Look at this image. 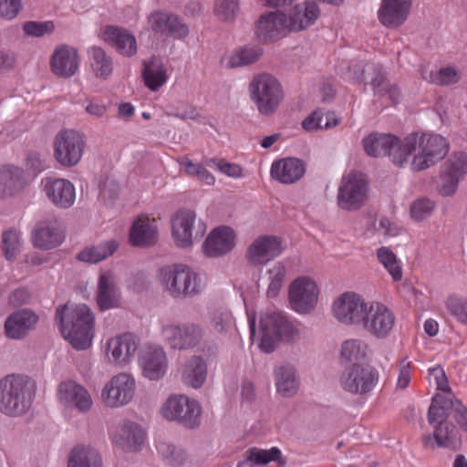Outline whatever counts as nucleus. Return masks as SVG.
<instances>
[{
	"label": "nucleus",
	"mask_w": 467,
	"mask_h": 467,
	"mask_svg": "<svg viewBox=\"0 0 467 467\" xmlns=\"http://www.w3.org/2000/svg\"><path fill=\"white\" fill-rule=\"evenodd\" d=\"M360 80L365 86H371L374 95L389 101L390 105H396L399 102L400 89L396 85L389 83L380 65L367 63L362 68Z\"/></svg>",
	"instance_id": "dca6fc26"
},
{
	"label": "nucleus",
	"mask_w": 467,
	"mask_h": 467,
	"mask_svg": "<svg viewBox=\"0 0 467 467\" xmlns=\"http://www.w3.org/2000/svg\"><path fill=\"white\" fill-rule=\"evenodd\" d=\"M317 285L309 277H299L290 285V304L297 313H310L317 302Z\"/></svg>",
	"instance_id": "a211bd4d"
},
{
	"label": "nucleus",
	"mask_w": 467,
	"mask_h": 467,
	"mask_svg": "<svg viewBox=\"0 0 467 467\" xmlns=\"http://www.w3.org/2000/svg\"><path fill=\"white\" fill-rule=\"evenodd\" d=\"M250 98L257 110L265 116L273 114L284 99L280 82L272 75H255L249 84Z\"/></svg>",
	"instance_id": "0eeeda50"
},
{
	"label": "nucleus",
	"mask_w": 467,
	"mask_h": 467,
	"mask_svg": "<svg viewBox=\"0 0 467 467\" xmlns=\"http://www.w3.org/2000/svg\"><path fill=\"white\" fill-rule=\"evenodd\" d=\"M434 431L431 435H425L422 441L425 447L434 450L435 448H446L451 451H457L462 445V435L456 426L451 422H443L441 425H434Z\"/></svg>",
	"instance_id": "4be33fe9"
},
{
	"label": "nucleus",
	"mask_w": 467,
	"mask_h": 467,
	"mask_svg": "<svg viewBox=\"0 0 467 467\" xmlns=\"http://www.w3.org/2000/svg\"><path fill=\"white\" fill-rule=\"evenodd\" d=\"M276 389L285 397H292L296 393L298 382L295 368L291 366H282L275 372Z\"/></svg>",
	"instance_id": "a19ab883"
},
{
	"label": "nucleus",
	"mask_w": 467,
	"mask_h": 467,
	"mask_svg": "<svg viewBox=\"0 0 467 467\" xmlns=\"http://www.w3.org/2000/svg\"><path fill=\"white\" fill-rule=\"evenodd\" d=\"M366 153L371 157H389L398 167L407 163L406 138L401 142L399 137L390 133L373 132L364 138Z\"/></svg>",
	"instance_id": "1a4fd4ad"
},
{
	"label": "nucleus",
	"mask_w": 467,
	"mask_h": 467,
	"mask_svg": "<svg viewBox=\"0 0 467 467\" xmlns=\"http://www.w3.org/2000/svg\"><path fill=\"white\" fill-rule=\"evenodd\" d=\"M234 246V232L229 226L213 229L206 237L202 248L209 257H219L226 254Z\"/></svg>",
	"instance_id": "b1692460"
},
{
	"label": "nucleus",
	"mask_w": 467,
	"mask_h": 467,
	"mask_svg": "<svg viewBox=\"0 0 467 467\" xmlns=\"http://www.w3.org/2000/svg\"><path fill=\"white\" fill-rule=\"evenodd\" d=\"M85 146L82 133L74 130H61L54 140L55 159L64 167H73L80 161Z\"/></svg>",
	"instance_id": "9b49d317"
},
{
	"label": "nucleus",
	"mask_w": 467,
	"mask_h": 467,
	"mask_svg": "<svg viewBox=\"0 0 467 467\" xmlns=\"http://www.w3.org/2000/svg\"><path fill=\"white\" fill-rule=\"evenodd\" d=\"M377 256L379 261L384 265L392 276L394 281H400L402 278V270L397 260L396 254L388 247L382 246L378 250Z\"/></svg>",
	"instance_id": "8fccbe9b"
},
{
	"label": "nucleus",
	"mask_w": 467,
	"mask_h": 467,
	"mask_svg": "<svg viewBox=\"0 0 467 467\" xmlns=\"http://www.w3.org/2000/svg\"><path fill=\"white\" fill-rule=\"evenodd\" d=\"M26 184V174L16 166L0 168V198L14 196L20 192Z\"/></svg>",
	"instance_id": "7c9ffc66"
},
{
	"label": "nucleus",
	"mask_w": 467,
	"mask_h": 467,
	"mask_svg": "<svg viewBox=\"0 0 467 467\" xmlns=\"http://www.w3.org/2000/svg\"><path fill=\"white\" fill-rule=\"evenodd\" d=\"M460 180L467 174V153L459 151L451 155L444 164V171Z\"/></svg>",
	"instance_id": "864d4df0"
},
{
	"label": "nucleus",
	"mask_w": 467,
	"mask_h": 467,
	"mask_svg": "<svg viewBox=\"0 0 467 467\" xmlns=\"http://www.w3.org/2000/svg\"><path fill=\"white\" fill-rule=\"evenodd\" d=\"M159 278L165 291L174 299L193 297L202 292L198 275L182 265L161 268Z\"/></svg>",
	"instance_id": "39448f33"
},
{
	"label": "nucleus",
	"mask_w": 467,
	"mask_h": 467,
	"mask_svg": "<svg viewBox=\"0 0 467 467\" xmlns=\"http://www.w3.org/2000/svg\"><path fill=\"white\" fill-rule=\"evenodd\" d=\"M412 0H381L379 22L387 27H399L407 20Z\"/></svg>",
	"instance_id": "393cba45"
},
{
	"label": "nucleus",
	"mask_w": 467,
	"mask_h": 467,
	"mask_svg": "<svg viewBox=\"0 0 467 467\" xmlns=\"http://www.w3.org/2000/svg\"><path fill=\"white\" fill-rule=\"evenodd\" d=\"M246 458L247 461H251L252 463L257 465L267 464L272 461L277 462L281 466L285 463V461L282 458L281 451L276 447H273L270 450H262L255 447L250 448L246 451Z\"/></svg>",
	"instance_id": "a18cd8bd"
},
{
	"label": "nucleus",
	"mask_w": 467,
	"mask_h": 467,
	"mask_svg": "<svg viewBox=\"0 0 467 467\" xmlns=\"http://www.w3.org/2000/svg\"><path fill=\"white\" fill-rule=\"evenodd\" d=\"M23 243L21 234L16 230H8L2 234V249L8 261H14L21 253Z\"/></svg>",
	"instance_id": "09e8293b"
},
{
	"label": "nucleus",
	"mask_w": 467,
	"mask_h": 467,
	"mask_svg": "<svg viewBox=\"0 0 467 467\" xmlns=\"http://www.w3.org/2000/svg\"><path fill=\"white\" fill-rule=\"evenodd\" d=\"M140 362L143 375L151 380L159 379L165 374L167 358L161 348H148L142 353Z\"/></svg>",
	"instance_id": "2f4dec72"
},
{
	"label": "nucleus",
	"mask_w": 467,
	"mask_h": 467,
	"mask_svg": "<svg viewBox=\"0 0 467 467\" xmlns=\"http://www.w3.org/2000/svg\"><path fill=\"white\" fill-rule=\"evenodd\" d=\"M332 312L338 322L361 327L378 339L388 337L395 324V316L386 306L367 303L351 292L342 294L333 303Z\"/></svg>",
	"instance_id": "f257e3e1"
},
{
	"label": "nucleus",
	"mask_w": 467,
	"mask_h": 467,
	"mask_svg": "<svg viewBox=\"0 0 467 467\" xmlns=\"http://www.w3.org/2000/svg\"><path fill=\"white\" fill-rule=\"evenodd\" d=\"M460 80L458 71L451 67H442L437 71H431L429 81L440 86L456 84Z\"/></svg>",
	"instance_id": "5fc2aeb1"
},
{
	"label": "nucleus",
	"mask_w": 467,
	"mask_h": 467,
	"mask_svg": "<svg viewBox=\"0 0 467 467\" xmlns=\"http://www.w3.org/2000/svg\"><path fill=\"white\" fill-rule=\"evenodd\" d=\"M239 11L238 0H222L215 7L216 15L224 21L233 20Z\"/></svg>",
	"instance_id": "052dcab7"
},
{
	"label": "nucleus",
	"mask_w": 467,
	"mask_h": 467,
	"mask_svg": "<svg viewBox=\"0 0 467 467\" xmlns=\"http://www.w3.org/2000/svg\"><path fill=\"white\" fill-rule=\"evenodd\" d=\"M430 375L433 377L437 384V389L443 392H450L451 388L448 385V379L442 368L437 366L429 369Z\"/></svg>",
	"instance_id": "774afa93"
},
{
	"label": "nucleus",
	"mask_w": 467,
	"mask_h": 467,
	"mask_svg": "<svg viewBox=\"0 0 467 467\" xmlns=\"http://www.w3.org/2000/svg\"><path fill=\"white\" fill-rule=\"evenodd\" d=\"M260 348L273 352L280 341L292 342L299 338V330L281 312L265 313L260 317Z\"/></svg>",
	"instance_id": "423d86ee"
},
{
	"label": "nucleus",
	"mask_w": 467,
	"mask_h": 467,
	"mask_svg": "<svg viewBox=\"0 0 467 467\" xmlns=\"http://www.w3.org/2000/svg\"><path fill=\"white\" fill-rule=\"evenodd\" d=\"M138 348L136 337L131 333H125L108 342L107 353H111L115 362L122 364L128 363L134 356Z\"/></svg>",
	"instance_id": "473e14b6"
},
{
	"label": "nucleus",
	"mask_w": 467,
	"mask_h": 467,
	"mask_svg": "<svg viewBox=\"0 0 467 467\" xmlns=\"http://www.w3.org/2000/svg\"><path fill=\"white\" fill-rule=\"evenodd\" d=\"M450 400L442 395L436 394L428 410V422L434 428V425H441L443 422H450L449 410Z\"/></svg>",
	"instance_id": "c03bdc74"
},
{
	"label": "nucleus",
	"mask_w": 467,
	"mask_h": 467,
	"mask_svg": "<svg viewBox=\"0 0 467 467\" xmlns=\"http://www.w3.org/2000/svg\"><path fill=\"white\" fill-rule=\"evenodd\" d=\"M206 225L199 220L192 210H180L171 217V233L177 246L186 248L192 246L193 240L202 238Z\"/></svg>",
	"instance_id": "ddd939ff"
},
{
	"label": "nucleus",
	"mask_w": 467,
	"mask_h": 467,
	"mask_svg": "<svg viewBox=\"0 0 467 467\" xmlns=\"http://www.w3.org/2000/svg\"><path fill=\"white\" fill-rule=\"evenodd\" d=\"M119 292L111 276L103 274L99 276L97 291V303L101 310L115 308L119 306Z\"/></svg>",
	"instance_id": "e433bc0d"
},
{
	"label": "nucleus",
	"mask_w": 467,
	"mask_h": 467,
	"mask_svg": "<svg viewBox=\"0 0 467 467\" xmlns=\"http://www.w3.org/2000/svg\"><path fill=\"white\" fill-rule=\"evenodd\" d=\"M57 397L66 406L76 408L81 412L88 411L92 406V400L88 390L72 380L59 384Z\"/></svg>",
	"instance_id": "a878e982"
},
{
	"label": "nucleus",
	"mask_w": 467,
	"mask_h": 467,
	"mask_svg": "<svg viewBox=\"0 0 467 467\" xmlns=\"http://www.w3.org/2000/svg\"><path fill=\"white\" fill-rule=\"evenodd\" d=\"M29 331V311L26 308L15 311L5 322V334L8 338L20 340Z\"/></svg>",
	"instance_id": "4c0bfd02"
},
{
	"label": "nucleus",
	"mask_w": 467,
	"mask_h": 467,
	"mask_svg": "<svg viewBox=\"0 0 467 467\" xmlns=\"http://www.w3.org/2000/svg\"><path fill=\"white\" fill-rule=\"evenodd\" d=\"M446 306L450 313L460 322L467 324V298L450 296Z\"/></svg>",
	"instance_id": "bf43d9fd"
},
{
	"label": "nucleus",
	"mask_w": 467,
	"mask_h": 467,
	"mask_svg": "<svg viewBox=\"0 0 467 467\" xmlns=\"http://www.w3.org/2000/svg\"><path fill=\"white\" fill-rule=\"evenodd\" d=\"M142 78L145 86L151 91L158 90L168 79L167 70L159 57L152 56L148 60H143Z\"/></svg>",
	"instance_id": "72a5a7b5"
},
{
	"label": "nucleus",
	"mask_w": 467,
	"mask_h": 467,
	"mask_svg": "<svg viewBox=\"0 0 467 467\" xmlns=\"http://www.w3.org/2000/svg\"><path fill=\"white\" fill-rule=\"evenodd\" d=\"M341 358L348 362L358 363L366 358V346L357 339L347 340L341 347Z\"/></svg>",
	"instance_id": "603ef678"
},
{
	"label": "nucleus",
	"mask_w": 467,
	"mask_h": 467,
	"mask_svg": "<svg viewBox=\"0 0 467 467\" xmlns=\"http://www.w3.org/2000/svg\"><path fill=\"white\" fill-rule=\"evenodd\" d=\"M29 376L11 373L0 379V413L19 417L26 410Z\"/></svg>",
	"instance_id": "20e7f679"
},
{
	"label": "nucleus",
	"mask_w": 467,
	"mask_h": 467,
	"mask_svg": "<svg viewBox=\"0 0 467 467\" xmlns=\"http://www.w3.org/2000/svg\"><path fill=\"white\" fill-rule=\"evenodd\" d=\"M368 180L366 175L353 171L343 177L337 193V204L346 211L360 209L368 195Z\"/></svg>",
	"instance_id": "4468645a"
},
{
	"label": "nucleus",
	"mask_w": 467,
	"mask_h": 467,
	"mask_svg": "<svg viewBox=\"0 0 467 467\" xmlns=\"http://www.w3.org/2000/svg\"><path fill=\"white\" fill-rule=\"evenodd\" d=\"M157 450L162 461L171 467H181L188 459L187 451L182 446L168 441H161Z\"/></svg>",
	"instance_id": "79ce46f5"
},
{
	"label": "nucleus",
	"mask_w": 467,
	"mask_h": 467,
	"mask_svg": "<svg viewBox=\"0 0 467 467\" xmlns=\"http://www.w3.org/2000/svg\"><path fill=\"white\" fill-rule=\"evenodd\" d=\"M283 241L275 235H261L248 247L246 258L255 265L274 259L284 251Z\"/></svg>",
	"instance_id": "aec40b11"
},
{
	"label": "nucleus",
	"mask_w": 467,
	"mask_h": 467,
	"mask_svg": "<svg viewBox=\"0 0 467 467\" xmlns=\"http://www.w3.org/2000/svg\"><path fill=\"white\" fill-rule=\"evenodd\" d=\"M144 436L145 433L139 424L125 421L115 437V442L124 451H138L141 449Z\"/></svg>",
	"instance_id": "f704fd0d"
},
{
	"label": "nucleus",
	"mask_w": 467,
	"mask_h": 467,
	"mask_svg": "<svg viewBox=\"0 0 467 467\" xmlns=\"http://www.w3.org/2000/svg\"><path fill=\"white\" fill-rule=\"evenodd\" d=\"M288 30L287 16L281 10L266 12L260 16L255 28L257 38L264 43L282 38Z\"/></svg>",
	"instance_id": "6ab92c4d"
},
{
	"label": "nucleus",
	"mask_w": 467,
	"mask_h": 467,
	"mask_svg": "<svg viewBox=\"0 0 467 467\" xmlns=\"http://www.w3.org/2000/svg\"><path fill=\"white\" fill-rule=\"evenodd\" d=\"M267 279L269 281L267 296L269 297H275L281 290L285 277V267L281 262L275 263L266 272Z\"/></svg>",
	"instance_id": "3c124183"
},
{
	"label": "nucleus",
	"mask_w": 467,
	"mask_h": 467,
	"mask_svg": "<svg viewBox=\"0 0 467 467\" xmlns=\"http://www.w3.org/2000/svg\"><path fill=\"white\" fill-rule=\"evenodd\" d=\"M232 324V315L230 312L216 311L213 315L211 325L217 333H224Z\"/></svg>",
	"instance_id": "e2e57ef3"
},
{
	"label": "nucleus",
	"mask_w": 467,
	"mask_h": 467,
	"mask_svg": "<svg viewBox=\"0 0 467 467\" xmlns=\"http://www.w3.org/2000/svg\"><path fill=\"white\" fill-rule=\"evenodd\" d=\"M450 410H451L453 418L458 425L467 431V407H465L462 400L458 399L450 400Z\"/></svg>",
	"instance_id": "680f3d73"
},
{
	"label": "nucleus",
	"mask_w": 467,
	"mask_h": 467,
	"mask_svg": "<svg viewBox=\"0 0 467 467\" xmlns=\"http://www.w3.org/2000/svg\"><path fill=\"white\" fill-rule=\"evenodd\" d=\"M306 172L303 161L297 158H285L273 163L271 175L285 184H291L300 180Z\"/></svg>",
	"instance_id": "c756f323"
},
{
	"label": "nucleus",
	"mask_w": 467,
	"mask_h": 467,
	"mask_svg": "<svg viewBox=\"0 0 467 467\" xmlns=\"http://www.w3.org/2000/svg\"><path fill=\"white\" fill-rule=\"evenodd\" d=\"M161 414L168 420H174L187 429H194L201 423L202 409L196 400L185 395H174L164 402Z\"/></svg>",
	"instance_id": "9d476101"
},
{
	"label": "nucleus",
	"mask_w": 467,
	"mask_h": 467,
	"mask_svg": "<svg viewBox=\"0 0 467 467\" xmlns=\"http://www.w3.org/2000/svg\"><path fill=\"white\" fill-rule=\"evenodd\" d=\"M134 392V379L130 374L119 373L105 385L101 396L107 406L116 408L129 403Z\"/></svg>",
	"instance_id": "f3484780"
},
{
	"label": "nucleus",
	"mask_w": 467,
	"mask_h": 467,
	"mask_svg": "<svg viewBox=\"0 0 467 467\" xmlns=\"http://www.w3.org/2000/svg\"><path fill=\"white\" fill-rule=\"evenodd\" d=\"M434 206L435 203L429 199H419L410 205V215L418 222L423 221L431 214Z\"/></svg>",
	"instance_id": "4d7b16f0"
},
{
	"label": "nucleus",
	"mask_w": 467,
	"mask_h": 467,
	"mask_svg": "<svg viewBox=\"0 0 467 467\" xmlns=\"http://www.w3.org/2000/svg\"><path fill=\"white\" fill-rule=\"evenodd\" d=\"M104 39L123 57H130L137 53L136 38L126 28L108 26L104 29Z\"/></svg>",
	"instance_id": "cd10ccee"
},
{
	"label": "nucleus",
	"mask_w": 467,
	"mask_h": 467,
	"mask_svg": "<svg viewBox=\"0 0 467 467\" xmlns=\"http://www.w3.org/2000/svg\"><path fill=\"white\" fill-rule=\"evenodd\" d=\"M102 459L93 448L83 445L72 449L67 462V467H101Z\"/></svg>",
	"instance_id": "58836bf2"
},
{
	"label": "nucleus",
	"mask_w": 467,
	"mask_h": 467,
	"mask_svg": "<svg viewBox=\"0 0 467 467\" xmlns=\"http://www.w3.org/2000/svg\"><path fill=\"white\" fill-rule=\"evenodd\" d=\"M23 8L22 0H0V20L16 19Z\"/></svg>",
	"instance_id": "13d9d810"
},
{
	"label": "nucleus",
	"mask_w": 467,
	"mask_h": 467,
	"mask_svg": "<svg viewBox=\"0 0 467 467\" xmlns=\"http://www.w3.org/2000/svg\"><path fill=\"white\" fill-rule=\"evenodd\" d=\"M441 181L442 184L440 189V193L442 196H451L456 192L461 180L455 175L443 171Z\"/></svg>",
	"instance_id": "69168bd1"
},
{
	"label": "nucleus",
	"mask_w": 467,
	"mask_h": 467,
	"mask_svg": "<svg viewBox=\"0 0 467 467\" xmlns=\"http://www.w3.org/2000/svg\"><path fill=\"white\" fill-rule=\"evenodd\" d=\"M149 25L155 33L182 39L188 36V26L176 15L166 11H156L149 16Z\"/></svg>",
	"instance_id": "412c9836"
},
{
	"label": "nucleus",
	"mask_w": 467,
	"mask_h": 467,
	"mask_svg": "<svg viewBox=\"0 0 467 467\" xmlns=\"http://www.w3.org/2000/svg\"><path fill=\"white\" fill-rule=\"evenodd\" d=\"M263 53L264 50L260 47H244L240 48L230 57L228 67L234 68L251 65L256 62Z\"/></svg>",
	"instance_id": "de8ad7c7"
},
{
	"label": "nucleus",
	"mask_w": 467,
	"mask_h": 467,
	"mask_svg": "<svg viewBox=\"0 0 467 467\" xmlns=\"http://www.w3.org/2000/svg\"><path fill=\"white\" fill-rule=\"evenodd\" d=\"M55 30L53 21L36 22L31 21V36L41 37L46 35H50Z\"/></svg>",
	"instance_id": "338daca9"
},
{
	"label": "nucleus",
	"mask_w": 467,
	"mask_h": 467,
	"mask_svg": "<svg viewBox=\"0 0 467 467\" xmlns=\"http://www.w3.org/2000/svg\"><path fill=\"white\" fill-rule=\"evenodd\" d=\"M379 380V370L369 364L361 363H353L346 368L339 378L344 391L363 398L373 391Z\"/></svg>",
	"instance_id": "6e6552de"
},
{
	"label": "nucleus",
	"mask_w": 467,
	"mask_h": 467,
	"mask_svg": "<svg viewBox=\"0 0 467 467\" xmlns=\"http://www.w3.org/2000/svg\"><path fill=\"white\" fill-rule=\"evenodd\" d=\"M207 376V365L201 357L194 356L190 364V368L184 376V381L192 388L198 389L205 382Z\"/></svg>",
	"instance_id": "49530a36"
},
{
	"label": "nucleus",
	"mask_w": 467,
	"mask_h": 467,
	"mask_svg": "<svg viewBox=\"0 0 467 467\" xmlns=\"http://www.w3.org/2000/svg\"><path fill=\"white\" fill-rule=\"evenodd\" d=\"M55 320L63 337L73 348L84 350L91 346L95 317L87 305L59 306L56 310Z\"/></svg>",
	"instance_id": "f03ea898"
},
{
	"label": "nucleus",
	"mask_w": 467,
	"mask_h": 467,
	"mask_svg": "<svg viewBox=\"0 0 467 467\" xmlns=\"http://www.w3.org/2000/svg\"><path fill=\"white\" fill-rule=\"evenodd\" d=\"M118 247L117 241L109 240L103 244L83 249L77 254V259L88 264H97L112 255Z\"/></svg>",
	"instance_id": "ea45409f"
},
{
	"label": "nucleus",
	"mask_w": 467,
	"mask_h": 467,
	"mask_svg": "<svg viewBox=\"0 0 467 467\" xmlns=\"http://www.w3.org/2000/svg\"><path fill=\"white\" fill-rule=\"evenodd\" d=\"M407 159L415 153L411 161V170L424 171L442 160L448 153L446 140L434 134L410 133L406 137Z\"/></svg>",
	"instance_id": "7ed1b4c3"
},
{
	"label": "nucleus",
	"mask_w": 467,
	"mask_h": 467,
	"mask_svg": "<svg viewBox=\"0 0 467 467\" xmlns=\"http://www.w3.org/2000/svg\"><path fill=\"white\" fill-rule=\"evenodd\" d=\"M79 64L78 51L69 46L62 45L55 49L50 58L52 72L60 78H68L74 76Z\"/></svg>",
	"instance_id": "5701e85b"
},
{
	"label": "nucleus",
	"mask_w": 467,
	"mask_h": 467,
	"mask_svg": "<svg viewBox=\"0 0 467 467\" xmlns=\"http://www.w3.org/2000/svg\"><path fill=\"white\" fill-rule=\"evenodd\" d=\"M319 16L320 10L314 1L296 5L287 17L288 30L294 32L305 30L312 26Z\"/></svg>",
	"instance_id": "c85d7f7f"
},
{
	"label": "nucleus",
	"mask_w": 467,
	"mask_h": 467,
	"mask_svg": "<svg viewBox=\"0 0 467 467\" xmlns=\"http://www.w3.org/2000/svg\"><path fill=\"white\" fill-rule=\"evenodd\" d=\"M35 182L47 200L60 209L70 208L76 199L74 184L66 179L47 175H35Z\"/></svg>",
	"instance_id": "2eb2a0df"
},
{
	"label": "nucleus",
	"mask_w": 467,
	"mask_h": 467,
	"mask_svg": "<svg viewBox=\"0 0 467 467\" xmlns=\"http://www.w3.org/2000/svg\"><path fill=\"white\" fill-rule=\"evenodd\" d=\"M64 240V234L57 220L39 222L34 228V245L41 249H52Z\"/></svg>",
	"instance_id": "bb28decb"
},
{
	"label": "nucleus",
	"mask_w": 467,
	"mask_h": 467,
	"mask_svg": "<svg viewBox=\"0 0 467 467\" xmlns=\"http://www.w3.org/2000/svg\"><path fill=\"white\" fill-rule=\"evenodd\" d=\"M210 162L213 163L221 172L224 173L228 177L239 178L242 176L243 169L238 164L230 163L224 161V160L216 159L210 160Z\"/></svg>",
	"instance_id": "0e129e2a"
},
{
	"label": "nucleus",
	"mask_w": 467,
	"mask_h": 467,
	"mask_svg": "<svg viewBox=\"0 0 467 467\" xmlns=\"http://www.w3.org/2000/svg\"><path fill=\"white\" fill-rule=\"evenodd\" d=\"M120 185L112 177L106 176L99 182V194L105 202H113L119 198Z\"/></svg>",
	"instance_id": "6e6d98bb"
},
{
	"label": "nucleus",
	"mask_w": 467,
	"mask_h": 467,
	"mask_svg": "<svg viewBox=\"0 0 467 467\" xmlns=\"http://www.w3.org/2000/svg\"><path fill=\"white\" fill-rule=\"evenodd\" d=\"M158 240L157 227L149 218L136 220L130 230V241L134 246L148 247Z\"/></svg>",
	"instance_id": "c9c22d12"
},
{
	"label": "nucleus",
	"mask_w": 467,
	"mask_h": 467,
	"mask_svg": "<svg viewBox=\"0 0 467 467\" xmlns=\"http://www.w3.org/2000/svg\"><path fill=\"white\" fill-rule=\"evenodd\" d=\"M89 55L95 76L99 78L107 79L113 71L112 58L99 47H91Z\"/></svg>",
	"instance_id": "37998d69"
},
{
	"label": "nucleus",
	"mask_w": 467,
	"mask_h": 467,
	"mask_svg": "<svg viewBox=\"0 0 467 467\" xmlns=\"http://www.w3.org/2000/svg\"><path fill=\"white\" fill-rule=\"evenodd\" d=\"M161 335L170 348L188 350L201 343L204 329L200 324L193 322L167 324L161 327Z\"/></svg>",
	"instance_id": "f8f14e48"
}]
</instances>
